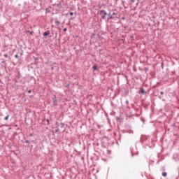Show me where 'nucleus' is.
Segmentation results:
<instances>
[{
  "label": "nucleus",
  "mask_w": 179,
  "mask_h": 179,
  "mask_svg": "<svg viewBox=\"0 0 179 179\" xmlns=\"http://www.w3.org/2000/svg\"><path fill=\"white\" fill-rule=\"evenodd\" d=\"M34 59L35 61H38V57H35Z\"/></svg>",
  "instance_id": "obj_21"
},
{
  "label": "nucleus",
  "mask_w": 179,
  "mask_h": 179,
  "mask_svg": "<svg viewBox=\"0 0 179 179\" xmlns=\"http://www.w3.org/2000/svg\"><path fill=\"white\" fill-rule=\"evenodd\" d=\"M162 176L163 177H167V173L166 172H163L162 173Z\"/></svg>",
  "instance_id": "obj_12"
},
{
  "label": "nucleus",
  "mask_w": 179,
  "mask_h": 179,
  "mask_svg": "<svg viewBox=\"0 0 179 179\" xmlns=\"http://www.w3.org/2000/svg\"><path fill=\"white\" fill-rule=\"evenodd\" d=\"M27 33H30V31H27Z\"/></svg>",
  "instance_id": "obj_36"
},
{
  "label": "nucleus",
  "mask_w": 179,
  "mask_h": 179,
  "mask_svg": "<svg viewBox=\"0 0 179 179\" xmlns=\"http://www.w3.org/2000/svg\"><path fill=\"white\" fill-rule=\"evenodd\" d=\"M57 132H59V128L55 129V134H57Z\"/></svg>",
  "instance_id": "obj_14"
},
{
  "label": "nucleus",
  "mask_w": 179,
  "mask_h": 179,
  "mask_svg": "<svg viewBox=\"0 0 179 179\" xmlns=\"http://www.w3.org/2000/svg\"><path fill=\"white\" fill-rule=\"evenodd\" d=\"M117 13L114 11H110L108 14V20H110L111 19H114V17H116V19H119L120 17L117 16Z\"/></svg>",
  "instance_id": "obj_1"
},
{
  "label": "nucleus",
  "mask_w": 179,
  "mask_h": 179,
  "mask_svg": "<svg viewBox=\"0 0 179 179\" xmlns=\"http://www.w3.org/2000/svg\"><path fill=\"white\" fill-rule=\"evenodd\" d=\"M116 120H117V121H120V117H116Z\"/></svg>",
  "instance_id": "obj_23"
},
{
  "label": "nucleus",
  "mask_w": 179,
  "mask_h": 179,
  "mask_svg": "<svg viewBox=\"0 0 179 179\" xmlns=\"http://www.w3.org/2000/svg\"><path fill=\"white\" fill-rule=\"evenodd\" d=\"M69 20H73V17H71Z\"/></svg>",
  "instance_id": "obj_28"
},
{
  "label": "nucleus",
  "mask_w": 179,
  "mask_h": 179,
  "mask_svg": "<svg viewBox=\"0 0 179 179\" xmlns=\"http://www.w3.org/2000/svg\"><path fill=\"white\" fill-rule=\"evenodd\" d=\"M55 124H56V125H59V124H58V122H56Z\"/></svg>",
  "instance_id": "obj_35"
},
{
  "label": "nucleus",
  "mask_w": 179,
  "mask_h": 179,
  "mask_svg": "<svg viewBox=\"0 0 179 179\" xmlns=\"http://www.w3.org/2000/svg\"><path fill=\"white\" fill-rule=\"evenodd\" d=\"M126 132H127V134H134V130L131 129H126Z\"/></svg>",
  "instance_id": "obj_6"
},
{
  "label": "nucleus",
  "mask_w": 179,
  "mask_h": 179,
  "mask_svg": "<svg viewBox=\"0 0 179 179\" xmlns=\"http://www.w3.org/2000/svg\"><path fill=\"white\" fill-rule=\"evenodd\" d=\"M52 71H54V67H51Z\"/></svg>",
  "instance_id": "obj_34"
},
{
  "label": "nucleus",
  "mask_w": 179,
  "mask_h": 179,
  "mask_svg": "<svg viewBox=\"0 0 179 179\" xmlns=\"http://www.w3.org/2000/svg\"><path fill=\"white\" fill-rule=\"evenodd\" d=\"M55 36H57L58 33L56 31V32L55 33Z\"/></svg>",
  "instance_id": "obj_32"
},
{
  "label": "nucleus",
  "mask_w": 179,
  "mask_h": 179,
  "mask_svg": "<svg viewBox=\"0 0 179 179\" xmlns=\"http://www.w3.org/2000/svg\"><path fill=\"white\" fill-rule=\"evenodd\" d=\"M5 121H8L9 120V115H7L6 117H4Z\"/></svg>",
  "instance_id": "obj_11"
},
{
  "label": "nucleus",
  "mask_w": 179,
  "mask_h": 179,
  "mask_svg": "<svg viewBox=\"0 0 179 179\" xmlns=\"http://www.w3.org/2000/svg\"><path fill=\"white\" fill-rule=\"evenodd\" d=\"M138 1H141V0H138Z\"/></svg>",
  "instance_id": "obj_39"
},
{
  "label": "nucleus",
  "mask_w": 179,
  "mask_h": 179,
  "mask_svg": "<svg viewBox=\"0 0 179 179\" xmlns=\"http://www.w3.org/2000/svg\"><path fill=\"white\" fill-rule=\"evenodd\" d=\"M122 20H125V17H122Z\"/></svg>",
  "instance_id": "obj_25"
},
{
  "label": "nucleus",
  "mask_w": 179,
  "mask_h": 179,
  "mask_svg": "<svg viewBox=\"0 0 179 179\" xmlns=\"http://www.w3.org/2000/svg\"><path fill=\"white\" fill-rule=\"evenodd\" d=\"M145 71H149V69L148 68H145Z\"/></svg>",
  "instance_id": "obj_29"
},
{
  "label": "nucleus",
  "mask_w": 179,
  "mask_h": 179,
  "mask_svg": "<svg viewBox=\"0 0 179 179\" xmlns=\"http://www.w3.org/2000/svg\"><path fill=\"white\" fill-rule=\"evenodd\" d=\"M139 93H141V94H146V91H145L143 88H141L139 90Z\"/></svg>",
  "instance_id": "obj_4"
},
{
  "label": "nucleus",
  "mask_w": 179,
  "mask_h": 179,
  "mask_svg": "<svg viewBox=\"0 0 179 179\" xmlns=\"http://www.w3.org/2000/svg\"><path fill=\"white\" fill-rule=\"evenodd\" d=\"M31 148H33V145H31Z\"/></svg>",
  "instance_id": "obj_38"
},
{
  "label": "nucleus",
  "mask_w": 179,
  "mask_h": 179,
  "mask_svg": "<svg viewBox=\"0 0 179 179\" xmlns=\"http://www.w3.org/2000/svg\"><path fill=\"white\" fill-rule=\"evenodd\" d=\"M67 30H68V29L64 28V29H63V31H66Z\"/></svg>",
  "instance_id": "obj_20"
},
{
  "label": "nucleus",
  "mask_w": 179,
  "mask_h": 179,
  "mask_svg": "<svg viewBox=\"0 0 179 179\" xmlns=\"http://www.w3.org/2000/svg\"><path fill=\"white\" fill-rule=\"evenodd\" d=\"M28 93H31V90H28Z\"/></svg>",
  "instance_id": "obj_30"
},
{
  "label": "nucleus",
  "mask_w": 179,
  "mask_h": 179,
  "mask_svg": "<svg viewBox=\"0 0 179 179\" xmlns=\"http://www.w3.org/2000/svg\"><path fill=\"white\" fill-rule=\"evenodd\" d=\"M15 58H16L17 59H19V55H15Z\"/></svg>",
  "instance_id": "obj_15"
},
{
  "label": "nucleus",
  "mask_w": 179,
  "mask_h": 179,
  "mask_svg": "<svg viewBox=\"0 0 179 179\" xmlns=\"http://www.w3.org/2000/svg\"><path fill=\"white\" fill-rule=\"evenodd\" d=\"M20 55H23V50L21 51Z\"/></svg>",
  "instance_id": "obj_26"
},
{
  "label": "nucleus",
  "mask_w": 179,
  "mask_h": 179,
  "mask_svg": "<svg viewBox=\"0 0 179 179\" xmlns=\"http://www.w3.org/2000/svg\"><path fill=\"white\" fill-rule=\"evenodd\" d=\"M3 57H6V58H8V55L5 54V55H3Z\"/></svg>",
  "instance_id": "obj_18"
},
{
  "label": "nucleus",
  "mask_w": 179,
  "mask_h": 179,
  "mask_svg": "<svg viewBox=\"0 0 179 179\" xmlns=\"http://www.w3.org/2000/svg\"><path fill=\"white\" fill-rule=\"evenodd\" d=\"M61 22H59V21H55V24H56V26H59V24H60Z\"/></svg>",
  "instance_id": "obj_13"
},
{
  "label": "nucleus",
  "mask_w": 179,
  "mask_h": 179,
  "mask_svg": "<svg viewBox=\"0 0 179 179\" xmlns=\"http://www.w3.org/2000/svg\"><path fill=\"white\" fill-rule=\"evenodd\" d=\"M57 8H59V9H61V8H62V4H61V3H59L57 4H56Z\"/></svg>",
  "instance_id": "obj_8"
},
{
  "label": "nucleus",
  "mask_w": 179,
  "mask_h": 179,
  "mask_svg": "<svg viewBox=\"0 0 179 179\" xmlns=\"http://www.w3.org/2000/svg\"><path fill=\"white\" fill-rule=\"evenodd\" d=\"M25 143H30V141H29V140H26Z\"/></svg>",
  "instance_id": "obj_17"
},
{
  "label": "nucleus",
  "mask_w": 179,
  "mask_h": 179,
  "mask_svg": "<svg viewBox=\"0 0 179 179\" xmlns=\"http://www.w3.org/2000/svg\"><path fill=\"white\" fill-rule=\"evenodd\" d=\"M65 127V123L61 122L60 123V128H64Z\"/></svg>",
  "instance_id": "obj_10"
},
{
  "label": "nucleus",
  "mask_w": 179,
  "mask_h": 179,
  "mask_svg": "<svg viewBox=\"0 0 179 179\" xmlns=\"http://www.w3.org/2000/svg\"><path fill=\"white\" fill-rule=\"evenodd\" d=\"M69 15H70V16H73V12H70Z\"/></svg>",
  "instance_id": "obj_16"
},
{
  "label": "nucleus",
  "mask_w": 179,
  "mask_h": 179,
  "mask_svg": "<svg viewBox=\"0 0 179 179\" xmlns=\"http://www.w3.org/2000/svg\"><path fill=\"white\" fill-rule=\"evenodd\" d=\"M126 103L129 104V101H128V100H127Z\"/></svg>",
  "instance_id": "obj_27"
},
{
  "label": "nucleus",
  "mask_w": 179,
  "mask_h": 179,
  "mask_svg": "<svg viewBox=\"0 0 179 179\" xmlns=\"http://www.w3.org/2000/svg\"><path fill=\"white\" fill-rule=\"evenodd\" d=\"M30 34H33V31H29Z\"/></svg>",
  "instance_id": "obj_33"
},
{
  "label": "nucleus",
  "mask_w": 179,
  "mask_h": 179,
  "mask_svg": "<svg viewBox=\"0 0 179 179\" xmlns=\"http://www.w3.org/2000/svg\"><path fill=\"white\" fill-rule=\"evenodd\" d=\"M131 2H132V3H134L135 2V0H130Z\"/></svg>",
  "instance_id": "obj_24"
},
{
  "label": "nucleus",
  "mask_w": 179,
  "mask_h": 179,
  "mask_svg": "<svg viewBox=\"0 0 179 179\" xmlns=\"http://www.w3.org/2000/svg\"><path fill=\"white\" fill-rule=\"evenodd\" d=\"M130 38H134V36H131Z\"/></svg>",
  "instance_id": "obj_37"
},
{
  "label": "nucleus",
  "mask_w": 179,
  "mask_h": 179,
  "mask_svg": "<svg viewBox=\"0 0 179 179\" xmlns=\"http://www.w3.org/2000/svg\"><path fill=\"white\" fill-rule=\"evenodd\" d=\"M43 37H47V36H50V31H46L43 34Z\"/></svg>",
  "instance_id": "obj_5"
},
{
  "label": "nucleus",
  "mask_w": 179,
  "mask_h": 179,
  "mask_svg": "<svg viewBox=\"0 0 179 179\" xmlns=\"http://www.w3.org/2000/svg\"><path fill=\"white\" fill-rule=\"evenodd\" d=\"M43 122H44L45 125H50V120L47 118H44L43 120Z\"/></svg>",
  "instance_id": "obj_3"
},
{
  "label": "nucleus",
  "mask_w": 179,
  "mask_h": 179,
  "mask_svg": "<svg viewBox=\"0 0 179 179\" xmlns=\"http://www.w3.org/2000/svg\"><path fill=\"white\" fill-rule=\"evenodd\" d=\"M160 94L163 95V94H164V92L163 91H161Z\"/></svg>",
  "instance_id": "obj_19"
},
{
  "label": "nucleus",
  "mask_w": 179,
  "mask_h": 179,
  "mask_svg": "<svg viewBox=\"0 0 179 179\" xmlns=\"http://www.w3.org/2000/svg\"><path fill=\"white\" fill-rule=\"evenodd\" d=\"M99 14L101 15V19H103V20H106V16L108 15V13H107V12L104 10H99Z\"/></svg>",
  "instance_id": "obj_2"
},
{
  "label": "nucleus",
  "mask_w": 179,
  "mask_h": 179,
  "mask_svg": "<svg viewBox=\"0 0 179 179\" xmlns=\"http://www.w3.org/2000/svg\"><path fill=\"white\" fill-rule=\"evenodd\" d=\"M52 99H53L54 106H57V99L52 98Z\"/></svg>",
  "instance_id": "obj_9"
},
{
  "label": "nucleus",
  "mask_w": 179,
  "mask_h": 179,
  "mask_svg": "<svg viewBox=\"0 0 179 179\" xmlns=\"http://www.w3.org/2000/svg\"><path fill=\"white\" fill-rule=\"evenodd\" d=\"M93 71H99V68L96 65H94L92 67Z\"/></svg>",
  "instance_id": "obj_7"
},
{
  "label": "nucleus",
  "mask_w": 179,
  "mask_h": 179,
  "mask_svg": "<svg viewBox=\"0 0 179 179\" xmlns=\"http://www.w3.org/2000/svg\"><path fill=\"white\" fill-rule=\"evenodd\" d=\"M92 36L93 37H94V36H96V34L92 33Z\"/></svg>",
  "instance_id": "obj_22"
},
{
  "label": "nucleus",
  "mask_w": 179,
  "mask_h": 179,
  "mask_svg": "<svg viewBox=\"0 0 179 179\" xmlns=\"http://www.w3.org/2000/svg\"><path fill=\"white\" fill-rule=\"evenodd\" d=\"M29 136H33L32 134H29Z\"/></svg>",
  "instance_id": "obj_31"
}]
</instances>
